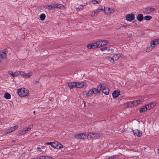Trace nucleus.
Instances as JSON below:
<instances>
[{
	"instance_id": "3",
	"label": "nucleus",
	"mask_w": 159,
	"mask_h": 159,
	"mask_svg": "<svg viewBox=\"0 0 159 159\" xmlns=\"http://www.w3.org/2000/svg\"><path fill=\"white\" fill-rule=\"evenodd\" d=\"M105 7L104 6H102L99 7L98 8L95 10L94 11L93 14H92L90 16L93 17L96 16L100 12L103 11L105 10Z\"/></svg>"
},
{
	"instance_id": "19",
	"label": "nucleus",
	"mask_w": 159,
	"mask_h": 159,
	"mask_svg": "<svg viewBox=\"0 0 159 159\" xmlns=\"http://www.w3.org/2000/svg\"><path fill=\"white\" fill-rule=\"evenodd\" d=\"M7 52L6 50H4L1 51L0 52V57L3 58H5L6 57V53Z\"/></svg>"
},
{
	"instance_id": "31",
	"label": "nucleus",
	"mask_w": 159,
	"mask_h": 159,
	"mask_svg": "<svg viewBox=\"0 0 159 159\" xmlns=\"http://www.w3.org/2000/svg\"><path fill=\"white\" fill-rule=\"evenodd\" d=\"M46 17L45 15L44 14H42L39 16V18L41 20H43Z\"/></svg>"
},
{
	"instance_id": "16",
	"label": "nucleus",
	"mask_w": 159,
	"mask_h": 159,
	"mask_svg": "<svg viewBox=\"0 0 159 159\" xmlns=\"http://www.w3.org/2000/svg\"><path fill=\"white\" fill-rule=\"evenodd\" d=\"M32 72H29L28 74H25L24 72L22 71L21 75L23 77L25 78H28L30 77L32 75Z\"/></svg>"
},
{
	"instance_id": "17",
	"label": "nucleus",
	"mask_w": 159,
	"mask_h": 159,
	"mask_svg": "<svg viewBox=\"0 0 159 159\" xmlns=\"http://www.w3.org/2000/svg\"><path fill=\"white\" fill-rule=\"evenodd\" d=\"M154 11V8L151 7H148L145 9V11L147 14H149L153 12Z\"/></svg>"
},
{
	"instance_id": "20",
	"label": "nucleus",
	"mask_w": 159,
	"mask_h": 159,
	"mask_svg": "<svg viewBox=\"0 0 159 159\" xmlns=\"http://www.w3.org/2000/svg\"><path fill=\"white\" fill-rule=\"evenodd\" d=\"M87 47L89 49H91L92 48H97L95 42L88 44L87 46Z\"/></svg>"
},
{
	"instance_id": "22",
	"label": "nucleus",
	"mask_w": 159,
	"mask_h": 159,
	"mask_svg": "<svg viewBox=\"0 0 159 159\" xmlns=\"http://www.w3.org/2000/svg\"><path fill=\"white\" fill-rule=\"evenodd\" d=\"M68 86L70 89L75 87H76V82H73L69 83Z\"/></svg>"
},
{
	"instance_id": "8",
	"label": "nucleus",
	"mask_w": 159,
	"mask_h": 159,
	"mask_svg": "<svg viewBox=\"0 0 159 159\" xmlns=\"http://www.w3.org/2000/svg\"><path fill=\"white\" fill-rule=\"evenodd\" d=\"M53 148L59 149L63 148V146L60 143L56 141L54 142Z\"/></svg>"
},
{
	"instance_id": "45",
	"label": "nucleus",
	"mask_w": 159,
	"mask_h": 159,
	"mask_svg": "<svg viewBox=\"0 0 159 159\" xmlns=\"http://www.w3.org/2000/svg\"><path fill=\"white\" fill-rule=\"evenodd\" d=\"M45 148V146H42L41 147V148H42V149H44Z\"/></svg>"
},
{
	"instance_id": "37",
	"label": "nucleus",
	"mask_w": 159,
	"mask_h": 159,
	"mask_svg": "<svg viewBox=\"0 0 159 159\" xmlns=\"http://www.w3.org/2000/svg\"><path fill=\"white\" fill-rule=\"evenodd\" d=\"M102 41L103 43V44L104 46L106 45L109 43V41L107 40H102Z\"/></svg>"
},
{
	"instance_id": "14",
	"label": "nucleus",
	"mask_w": 159,
	"mask_h": 159,
	"mask_svg": "<svg viewBox=\"0 0 159 159\" xmlns=\"http://www.w3.org/2000/svg\"><path fill=\"white\" fill-rule=\"evenodd\" d=\"M157 103L155 102H151L150 103L146 105L148 110H150L151 109L154 107L156 105Z\"/></svg>"
},
{
	"instance_id": "32",
	"label": "nucleus",
	"mask_w": 159,
	"mask_h": 159,
	"mask_svg": "<svg viewBox=\"0 0 159 159\" xmlns=\"http://www.w3.org/2000/svg\"><path fill=\"white\" fill-rule=\"evenodd\" d=\"M88 138V135H87L85 134H81V139H85Z\"/></svg>"
},
{
	"instance_id": "36",
	"label": "nucleus",
	"mask_w": 159,
	"mask_h": 159,
	"mask_svg": "<svg viewBox=\"0 0 159 159\" xmlns=\"http://www.w3.org/2000/svg\"><path fill=\"white\" fill-rule=\"evenodd\" d=\"M152 18V16H147L144 17V19L146 20H149Z\"/></svg>"
},
{
	"instance_id": "23",
	"label": "nucleus",
	"mask_w": 159,
	"mask_h": 159,
	"mask_svg": "<svg viewBox=\"0 0 159 159\" xmlns=\"http://www.w3.org/2000/svg\"><path fill=\"white\" fill-rule=\"evenodd\" d=\"M120 94V92L118 90H115L112 93V95L113 98H116Z\"/></svg>"
},
{
	"instance_id": "2",
	"label": "nucleus",
	"mask_w": 159,
	"mask_h": 159,
	"mask_svg": "<svg viewBox=\"0 0 159 159\" xmlns=\"http://www.w3.org/2000/svg\"><path fill=\"white\" fill-rule=\"evenodd\" d=\"M17 92L20 96L24 97L27 95L29 93V91L25 88H22L18 89Z\"/></svg>"
},
{
	"instance_id": "1",
	"label": "nucleus",
	"mask_w": 159,
	"mask_h": 159,
	"mask_svg": "<svg viewBox=\"0 0 159 159\" xmlns=\"http://www.w3.org/2000/svg\"><path fill=\"white\" fill-rule=\"evenodd\" d=\"M143 99L141 98L138 100L130 101L127 103V105L129 107H133L142 103L143 102Z\"/></svg>"
},
{
	"instance_id": "10",
	"label": "nucleus",
	"mask_w": 159,
	"mask_h": 159,
	"mask_svg": "<svg viewBox=\"0 0 159 159\" xmlns=\"http://www.w3.org/2000/svg\"><path fill=\"white\" fill-rule=\"evenodd\" d=\"M87 84L84 82H76V87L79 88H81L84 86H86Z\"/></svg>"
},
{
	"instance_id": "29",
	"label": "nucleus",
	"mask_w": 159,
	"mask_h": 159,
	"mask_svg": "<svg viewBox=\"0 0 159 159\" xmlns=\"http://www.w3.org/2000/svg\"><path fill=\"white\" fill-rule=\"evenodd\" d=\"M4 97L5 98L8 99H10L11 98L10 94L7 93H6L4 94Z\"/></svg>"
},
{
	"instance_id": "15",
	"label": "nucleus",
	"mask_w": 159,
	"mask_h": 159,
	"mask_svg": "<svg viewBox=\"0 0 159 159\" xmlns=\"http://www.w3.org/2000/svg\"><path fill=\"white\" fill-rule=\"evenodd\" d=\"M59 4L58 3L52 5H49L47 6H46V8L50 9H52L55 8L56 7H58L60 8V7H58V5Z\"/></svg>"
},
{
	"instance_id": "34",
	"label": "nucleus",
	"mask_w": 159,
	"mask_h": 159,
	"mask_svg": "<svg viewBox=\"0 0 159 159\" xmlns=\"http://www.w3.org/2000/svg\"><path fill=\"white\" fill-rule=\"evenodd\" d=\"M94 139L99 138L101 136V135L100 134L97 133H94Z\"/></svg>"
},
{
	"instance_id": "4",
	"label": "nucleus",
	"mask_w": 159,
	"mask_h": 159,
	"mask_svg": "<svg viewBox=\"0 0 159 159\" xmlns=\"http://www.w3.org/2000/svg\"><path fill=\"white\" fill-rule=\"evenodd\" d=\"M31 127L30 125H28V127L22 130H20L17 132V135L18 136L22 135L27 133L30 131Z\"/></svg>"
},
{
	"instance_id": "12",
	"label": "nucleus",
	"mask_w": 159,
	"mask_h": 159,
	"mask_svg": "<svg viewBox=\"0 0 159 159\" xmlns=\"http://www.w3.org/2000/svg\"><path fill=\"white\" fill-rule=\"evenodd\" d=\"M102 85L101 84H99L97 87V89L93 88L92 89L94 91V94L99 93L100 91L102 90Z\"/></svg>"
},
{
	"instance_id": "47",
	"label": "nucleus",
	"mask_w": 159,
	"mask_h": 159,
	"mask_svg": "<svg viewBox=\"0 0 159 159\" xmlns=\"http://www.w3.org/2000/svg\"><path fill=\"white\" fill-rule=\"evenodd\" d=\"M32 159H39V158H37V159H36V158H32Z\"/></svg>"
},
{
	"instance_id": "42",
	"label": "nucleus",
	"mask_w": 159,
	"mask_h": 159,
	"mask_svg": "<svg viewBox=\"0 0 159 159\" xmlns=\"http://www.w3.org/2000/svg\"><path fill=\"white\" fill-rule=\"evenodd\" d=\"M92 3L93 4H95L96 3H98V2L97 1L94 0L93 1H92Z\"/></svg>"
},
{
	"instance_id": "38",
	"label": "nucleus",
	"mask_w": 159,
	"mask_h": 159,
	"mask_svg": "<svg viewBox=\"0 0 159 159\" xmlns=\"http://www.w3.org/2000/svg\"><path fill=\"white\" fill-rule=\"evenodd\" d=\"M75 137L78 139H81V134H78L75 136Z\"/></svg>"
},
{
	"instance_id": "46",
	"label": "nucleus",
	"mask_w": 159,
	"mask_h": 159,
	"mask_svg": "<svg viewBox=\"0 0 159 159\" xmlns=\"http://www.w3.org/2000/svg\"><path fill=\"white\" fill-rule=\"evenodd\" d=\"M157 150L159 154V148L157 149Z\"/></svg>"
},
{
	"instance_id": "18",
	"label": "nucleus",
	"mask_w": 159,
	"mask_h": 159,
	"mask_svg": "<svg viewBox=\"0 0 159 159\" xmlns=\"http://www.w3.org/2000/svg\"><path fill=\"white\" fill-rule=\"evenodd\" d=\"M133 132L134 135L138 137H140L142 135V132L139 131L138 129H135L133 130Z\"/></svg>"
},
{
	"instance_id": "5",
	"label": "nucleus",
	"mask_w": 159,
	"mask_h": 159,
	"mask_svg": "<svg viewBox=\"0 0 159 159\" xmlns=\"http://www.w3.org/2000/svg\"><path fill=\"white\" fill-rule=\"evenodd\" d=\"M101 85H102V93L106 95H108L109 90L107 87V84H102Z\"/></svg>"
},
{
	"instance_id": "33",
	"label": "nucleus",
	"mask_w": 159,
	"mask_h": 159,
	"mask_svg": "<svg viewBox=\"0 0 159 159\" xmlns=\"http://www.w3.org/2000/svg\"><path fill=\"white\" fill-rule=\"evenodd\" d=\"M153 48H154L152 47L151 45H150V46L147 48L146 51L147 52H149L151 51Z\"/></svg>"
},
{
	"instance_id": "35",
	"label": "nucleus",
	"mask_w": 159,
	"mask_h": 159,
	"mask_svg": "<svg viewBox=\"0 0 159 159\" xmlns=\"http://www.w3.org/2000/svg\"><path fill=\"white\" fill-rule=\"evenodd\" d=\"M83 5H80L79 7L76 8V11H80V10L83 9Z\"/></svg>"
},
{
	"instance_id": "49",
	"label": "nucleus",
	"mask_w": 159,
	"mask_h": 159,
	"mask_svg": "<svg viewBox=\"0 0 159 159\" xmlns=\"http://www.w3.org/2000/svg\"><path fill=\"white\" fill-rule=\"evenodd\" d=\"M15 142V140H13V141H12V142Z\"/></svg>"
},
{
	"instance_id": "41",
	"label": "nucleus",
	"mask_w": 159,
	"mask_h": 159,
	"mask_svg": "<svg viewBox=\"0 0 159 159\" xmlns=\"http://www.w3.org/2000/svg\"><path fill=\"white\" fill-rule=\"evenodd\" d=\"M107 47H105L104 48H101L100 50L101 51H103L104 50H107Z\"/></svg>"
},
{
	"instance_id": "48",
	"label": "nucleus",
	"mask_w": 159,
	"mask_h": 159,
	"mask_svg": "<svg viewBox=\"0 0 159 159\" xmlns=\"http://www.w3.org/2000/svg\"><path fill=\"white\" fill-rule=\"evenodd\" d=\"M85 104H84V107H85Z\"/></svg>"
},
{
	"instance_id": "11",
	"label": "nucleus",
	"mask_w": 159,
	"mask_h": 159,
	"mask_svg": "<svg viewBox=\"0 0 159 159\" xmlns=\"http://www.w3.org/2000/svg\"><path fill=\"white\" fill-rule=\"evenodd\" d=\"M134 15L132 13L129 14L127 15L125 17L126 20L129 21H131L133 20L134 19Z\"/></svg>"
},
{
	"instance_id": "24",
	"label": "nucleus",
	"mask_w": 159,
	"mask_h": 159,
	"mask_svg": "<svg viewBox=\"0 0 159 159\" xmlns=\"http://www.w3.org/2000/svg\"><path fill=\"white\" fill-rule=\"evenodd\" d=\"M95 43L97 48H100L104 46L103 44V43L102 40L98 41L96 42H95Z\"/></svg>"
},
{
	"instance_id": "44",
	"label": "nucleus",
	"mask_w": 159,
	"mask_h": 159,
	"mask_svg": "<svg viewBox=\"0 0 159 159\" xmlns=\"http://www.w3.org/2000/svg\"><path fill=\"white\" fill-rule=\"evenodd\" d=\"M37 148L39 150V151H40V152L42 151V150H40V149H41V148L39 147H38Z\"/></svg>"
},
{
	"instance_id": "21",
	"label": "nucleus",
	"mask_w": 159,
	"mask_h": 159,
	"mask_svg": "<svg viewBox=\"0 0 159 159\" xmlns=\"http://www.w3.org/2000/svg\"><path fill=\"white\" fill-rule=\"evenodd\" d=\"M84 94H85L88 97H91L94 93V91L92 89H91L89 90L88 93H87L86 92H84Z\"/></svg>"
},
{
	"instance_id": "27",
	"label": "nucleus",
	"mask_w": 159,
	"mask_h": 159,
	"mask_svg": "<svg viewBox=\"0 0 159 159\" xmlns=\"http://www.w3.org/2000/svg\"><path fill=\"white\" fill-rule=\"evenodd\" d=\"M143 16L142 14H139L138 15L137 19L139 21H141L143 19Z\"/></svg>"
},
{
	"instance_id": "43",
	"label": "nucleus",
	"mask_w": 159,
	"mask_h": 159,
	"mask_svg": "<svg viewBox=\"0 0 159 159\" xmlns=\"http://www.w3.org/2000/svg\"><path fill=\"white\" fill-rule=\"evenodd\" d=\"M3 60V58L0 57V63Z\"/></svg>"
},
{
	"instance_id": "28",
	"label": "nucleus",
	"mask_w": 159,
	"mask_h": 159,
	"mask_svg": "<svg viewBox=\"0 0 159 159\" xmlns=\"http://www.w3.org/2000/svg\"><path fill=\"white\" fill-rule=\"evenodd\" d=\"M39 159H53V158L50 156H44L40 157Z\"/></svg>"
},
{
	"instance_id": "7",
	"label": "nucleus",
	"mask_w": 159,
	"mask_h": 159,
	"mask_svg": "<svg viewBox=\"0 0 159 159\" xmlns=\"http://www.w3.org/2000/svg\"><path fill=\"white\" fill-rule=\"evenodd\" d=\"M18 127V126L17 125H16L13 127H11L7 131H5L4 133V134H7L9 133H10L14 130H16Z\"/></svg>"
},
{
	"instance_id": "39",
	"label": "nucleus",
	"mask_w": 159,
	"mask_h": 159,
	"mask_svg": "<svg viewBox=\"0 0 159 159\" xmlns=\"http://www.w3.org/2000/svg\"><path fill=\"white\" fill-rule=\"evenodd\" d=\"M54 142H48L46 143V144L47 145H50L53 148V146Z\"/></svg>"
},
{
	"instance_id": "50",
	"label": "nucleus",
	"mask_w": 159,
	"mask_h": 159,
	"mask_svg": "<svg viewBox=\"0 0 159 159\" xmlns=\"http://www.w3.org/2000/svg\"><path fill=\"white\" fill-rule=\"evenodd\" d=\"M34 114H35V112L34 111Z\"/></svg>"
},
{
	"instance_id": "6",
	"label": "nucleus",
	"mask_w": 159,
	"mask_h": 159,
	"mask_svg": "<svg viewBox=\"0 0 159 159\" xmlns=\"http://www.w3.org/2000/svg\"><path fill=\"white\" fill-rule=\"evenodd\" d=\"M121 56V54L120 53L115 54L112 57L109 58V60L111 62L113 63L117 60Z\"/></svg>"
},
{
	"instance_id": "26",
	"label": "nucleus",
	"mask_w": 159,
	"mask_h": 159,
	"mask_svg": "<svg viewBox=\"0 0 159 159\" xmlns=\"http://www.w3.org/2000/svg\"><path fill=\"white\" fill-rule=\"evenodd\" d=\"M148 110L146 105L143 106L140 110L139 111L140 112H145Z\"/></svg>"
},
{
	"instance_id": "13",
	"label": "nucleus",
	"mask_w": 159,
	"mask_h": 159,
	"mask_svg": "<svg viewBox=\"0 0 159 159\" xmlns=\"http://www.w3.org/2000/svg\"><path fill=\"white\" fill-rule=\"evenodd\" d=\"M158 44H159V40L158 39H154L150 42V45L153 48L155 47L156 45Z\"/></svg>"
},
{
	"instance_id": "40",
	"label": "nucleus",
	"mask_w": 159,
	"mask_h": 159,
	"mask_svg": "<svg viewBox=\"0 0 159 159\" xmlns=\"http://www.w3.org/2000/svg\"><path fill=\"white\" fill-rule=\"evenodd\" d=\"M8 74H9L10 75H11V76L12 77H13V73L11 71H8Z\"/></svg>"
},
{
	"instance_id": "9",
	"label": "nucleus",
	"mask_w": 159,
	"mask_h": 159,
	"mask_svg": "<svg viewBox=\"0 0 159 159\" xmlns=\"http://www.w3.org/2000/svg\"><path fill=\"white\" fill-rule=\"evenodd\" d=\"M105 14L106 15L111 14L114 13V10L109 7H106L103 11Z\"/></svg>"
},
{
	"instance_id": "30",
	"label": "nucleus",
	"mask_w": 159,
	"mask_h": 159,
	"mask_svg": "<svg viewBox=\"0 0 159 159\" xmlns=\"http://www.w3.org/2000/svg\"><path fill=\"white\" fill-rule=\"evenodd\" d=\"M88 138L94 139V133H89L88 134Z\"/></svg>"
},
{
	"instance_id": "25",
	"label": "nucleus",
	"mask_w": 159,
	"mask_h": 159,
	"mask_svg": "<svg viewBox=\"0 0 159 159\" xmlns=\"http://www.w3.org/2000/svg\"><path fill=\"white\" fill-rule=\"evenodd\" d=\"M22 71L16 70L15 72L13 73V77H15L19 75H21V74Z\"/></svg>"
}]
</instances>
